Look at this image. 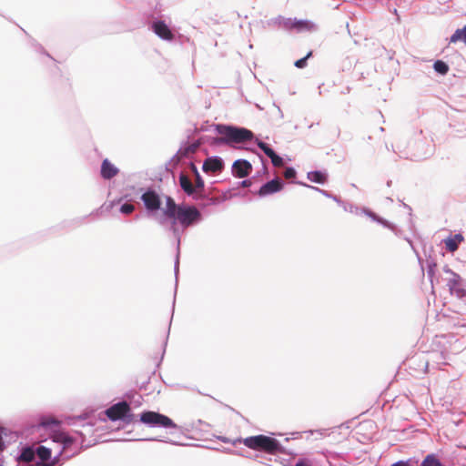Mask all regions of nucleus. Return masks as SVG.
<instances>
[{"label": "nucleus", "instance_id": "obj_16", "mask_svg": "<svg viewBox=\"0 0 466 466\" xmlns=\"http://www.w3.org/2000/svg\"><path fill=\"white\" fill-rule=\"evenodd\" d=\"M463 239L464 238L461 234H456L453 237L448 238L444 241L446 248L451 252L456 251L459 248V245L463 241Z\"/></svg>", "mask_w": 466, "mask_h": 466}, {"label": "nucleus", "instance_id": "obj_6", "mask_svg": "<svg viewBox=\"0 0 466 466\" xmlns=\"http://www.w3.org/2000/svg\"><path fill=\"white\" fill-rule=\"evenodd\" d=\"M130 411V406L127 401H121L112 405L106 410V414L111 420H121Z\"/></svg>", "mask_w": 466, "mask_h": 466}, {"label": "nucleus", "instance_id": "obj_4", "mask_svg": "<svg viewBox=\"0 0 466 466\" xmlns=\"http://www.w3.org/2000/svg\"><path fill=\"white\" fill-rule=\"evenodd\" d=\"M140 421L150 427L177 429V424L167 416L156 411H144L140 414Z\"/></svg>", "mask_w": 466, "mask_h": 466}, {"label": "nucleus", "instance_id": "obj_10", "mask_svg": "<svg viewBox=\"0 0 466 466\" xmlns=\"http://www.w3.org/2000/svg\"><path fill=\"white\" fill-rule=\"evenodd\" d=\"M152 28L155 34L160 38L167 41H172L174 39L173 33L164 21H157L153 23Z\"/></svg>", "mask_w": 466, "mask_h": 466}, {"label": "nucleus", "instance_id": "obj_31", "mask_svg": "<svg viewBox=\"0 0 466 466\" xmlns=\"http://www.w3.org/2000/svg\"><path fill=\"white\" fill-rule=\"evenodd\" d=\"M35 466H48L47 464H45V463H37L36 465Z\"/></svg>", "mask_w": 466, "mask_h": 466}, {"label": "nucleus", "instance_id": "obj_30", "mask_svg": "<svg viewBox=\"0 0 466 466\" xmlns=\"http://www.w3.org/2000/svg\"><path fill=\"white\" fill-rule=\"evenodd\" d=\"M3 441H2V436L0 435V451L3 450Z\"/></svg>", "mask_w": 466, "mask_h": 466}, {"label": "nucleus", "instance_id": "obj_5", "mask_svg": "<svg viewBox=\"0 0 466 466\" xmlns=\"http://www.w3.org/2000/svg\"><path fill=\"white\" fill-rule=\"evenodd\" d=\"M200 216V212L195 207H181L173 220H177L183 227H188L198 221Z\"/></svg>", "mask_w": 466, "mask_h": 466}, {"label": "nucleus", "instance_id": "obj_14", "mask_svg": "<svg viewBox=\"0 0 466 466\" xmlns=\"http://www.w3.org/2000/svg\"><path fill=\"white\" fill-rule=\"evenodd\" d=\"M315 27L314 23L309 20H294L290 25V28H294L298 32L313 31Z\"/></svg>", "mask_w": 466, "mask_h": 466}, {"label": "nucleus", "instance_id": "obj_23", "mask_svg": "<svg viewBox=\"0 0 466 466\" xmlns=\"http://www.w3.org/2000/svg\"><path fill=\"white\" fill-rule=\"evenodd\" d=\"M258 147L270 158L274 154L275 151L269 147V146L262 141H258Z\"/></svg>", "mask_w": 466, "mask_h": 466}, {"label": "nucleus", "instance_id": "obj_18", "mask_svg": "<svg viewBox=\"0 0 466 466\" xmlns=\"http://www.w3.org/2000/svg\"><path fill=\"white\" fill-rule=\"evenodd\" d=\"M308 177L310 181L315 183L322 184L326 181V176L320 171H313L308 174Z\"/></svg>", "mask_w": 466, "mask_h": 466}, {"label": "nucleus", "instance_id": "obj_11", "mask_svg": "<svg viewBox=\"0 0 466 466\" xmlns=\"http://www.w3.org/2000/svg\"><path fill=\"white\" fill-rule=\"evenodd\" d=\"M224 167L223 161L219 157H208L203 164V171L206 173H218Z\"/></svg>", "mask_w": 466, "mask_h": 466}, {"label": "nucleus", "instance_id": "obj_9", "mask_svg": "<svg viewBox=\"0 0 466 466\" xmlns=\"http://www.w3.org/2000/svg\"><path fill=\"white\" fill-rule=\"evenodd\" d=\"M283 188V184L279 178L272 179L271 181L264 184L258 190V195L260 197H265L268 195L274 194L276 192L280 191Z\"/></svg>", "mask_w": 466, "mask_h": 466}, {"label": "nucleus", "instance_id": "obj_1", "mask_svg": "<svg viewBox=\"0 0 466 466\" xmlns=\"http://www.w3.org/2000/svg\"><path fill=\"white\" fill-rule=\"evenodd\" d=\"M216 130L221 136L220 137H217L214 140V143L218 145L245 143L247 141H250L254 137L250 130L244 127H238L228 125H217Z\"/></svg>", "mask_w": 466, "mask_h": 466}, {"label": "nucleus", "instance_id": "obj_20", "mask_svg": "<svg viewBox=\"0 0 466 466\" xmlns=\"http://www.w3.org/2000/svg\"><path fill=\"white\" fill-rule=\"evenodd\" d=\"M35 452L43 461H48L51 457V450L45 446H39Z\"/></svg>", "mask_w": 466, "mask_h": 466}, {"label": "nucleus", "instance_id": "obj_24", "mask_svg": "<svg viewBox=\"0 0 466 466\" xmlns=\"http://www.w3.org/2000/svg\"><path fill=\"white\" fill-rule=\"evenodd\" d=\"M312 56V52L309 51L306 56L297 60L295 62V66H297L298 68H303L307 66V60Z\"/></svg>", "mask_w": 466, "mask_h": 466}, {"label": "nucleus", "instance_id": "obj_7", "mask_svg": "<svg viewBox=\"0 0 466 466\" xmlns=\"http://www.w3.org/2000/svg\"><path fill=\"white\" fill-rule=\"evenodd\" d=\"M142 201L147 210L156 211L160 208L161 200L158 194L153 190L145 192L141 197Z\"/></svg>", "mask_w": 466, "mask_h": 466}, {"label": "nucleus", "instance_id": "obj_19", "mask_svg": "<svg viewBox=\"0 0 466 466\" xmlns=\"http://www.w3.org/2000/svg\"><path fill=\"white\" fill-rule=\"evenodd\" d=\"M35 451L31 448H25L20 454V461L29 462L35 458Z\"/></svg>", "mask_w": 466, "mask_h": 466}, {"label": "nucleus", "instance_id": "obj_13", "mask_svg": "<svg viewBox=\"0 0 466 466\" xmlns=\"http://www.w3.org/2000/svg\"><path fill=\"white\" fill-rule=\"evenodd\" d=\"M179 185L187 195L193 196L196 194V187H194L190 178L184 173L179 175Z\"/></svg>", "mask_w": 466, "mask_h": 466}, {"label": "nucleus", "instance_id": "obj_17", "mask_svg": "<svg viewBox=\"0 0 466 466\" xmlns=\"http://www.w3.org/2000/svg\"><path fill=\"white\" fill-rule=\"evenodd\" d=\"M421 466H442V464L436 455L428 454L422 461Z\"/></svg>", "mask_w": 466, "mask_h": 466}, {"label": "nucleus", "instance_id": "obj_12", "mask_svg": "<svg viewBox=\"0 0 466 466\" xmlns=\"http://www.w3.org/2000/svg\"><path fill=\"white\" fill-rule=\"evenodd\" d=\"M118 174V168L116 167L108 159H104L101 165V176L105 179H110Z\"/></svg>", "mask_w": 466, "mask_h": 466}, {"label": "nucleus", "instance_id": "obj_28", "mask_svg": "<svg viewBox=\"0 0 466 466\" xmlns=\"http://www.w3.org/2000/svg\"><path fill=\"white\" fill-rule=\"evenodd\" d=\"M241 185L244 187H250L251 186V181L250 180H244V181L241 182Z\"/></svg>", "mask_w": 466, "mask_h": 466}, {"label": "nucleus", "instance_id": "obj_15", "mask_svg": "<svg viewBox=\"0 0 466 466\" xmlns=\"http://www.w3.org/2000/svg\"><path fill=\"white\" fill-rule=\"evenodd\" d=\"M179 206H177L175 200L171 197L166 198V208L164 209V214L172 219L176 218V214L178 212Z\"/></svg>", "mask_w": 466, "mask_h": 466}, {"label": "nucleus", "instance_id": "obj_25", "mask_svg": "<svg viewBox=\"0 0 466 466\" xmlns=\"http://www.w3.org/2000/svg\"><path fill=\"white\" fill-rule=\"evenodd\" d=\"M135 209V207L133 204H129V203H125L121 206L120 208V211L124 214H131Z\"/></svg>", "mask_w": 466, "mask_h": 466}, {"label": "nucleus", "instance_id": "obj_27", "mask_svg": "<svg viewBox=\"0 0 466 466\" xmlns=\"http://www.w3.org/2000/svg\"><path fill=\"white\" fill-rule=\"evenodd\" d=\"M296 177V171L293 167H287L284 171V177L286 179L294 178Z\"/></svg>", "mask_w": 466, "mask_h": 466}, {"label": "nucleus", "instance_id": "obj_29", "mask_svg": "<svg viewBox=\"0 0 466 466\" xmlns=\"http://www.w3.org/2000/svg\"><path fill=\"white\" fill-rule=\"evenodd\" d=\"M296 466H309L305 461H299L296 463Z\"/></svg>", "mask_w": 466, "mask_h": 466}, {"label": "nucleus", "instance_id": "obj_22", "mask_svg": "<svg viewBox=\"0 0 466 466\" xmlns=\"http://www.w3.org/2000/svg\"><path fill=\"white\" fill-rule=\"evenodd\" d=\"M433 67L436 72H438L441 75H445L449 71L448 65L445 62L441 61V60L436 61L433 65Z\"/></svg>", "mask_w": 466, "mask_h": 466}, {"label": "nucleus", "instance_id": "obj_8", "mask_svg": "<svg viewBox=\"0 0 466 466\" xmlns=\"http://www.w3.org/2000/svg\"><path fill=\"white\" fill-rule=\"evenodd\" d=\"M233 174L239 178L248 177L252 171V166L248 160L238 159L233 163Z\"/></svg>", "mask_w": 466, "mask_h": 466}, {"label": "nucleus", "instance_id": "obj_2", "mask_svg": "<svg viewBox=\"0 0 466 466\" xmlns=\"http://www.w3.org/2000/svg\"><path fill=\"white\" fill-rule=\"evenodd\" d=\"M246 447L258 451H263L270 455H276L283 451L279 441L274 438L266 435H256L238 440Z\"/></svg>", "mask_w": 466, "mask_h": 466}, {"label": "nucleus", "instance_id": "obj_26", "mask_svg": "<svg viewBox=\"0 0 466 466\" xmlns=\"http://www.w3.org/2000/svg\"><path fill=\"white\" fill-rule=\"evenodd\" d=\"M270 159L274 167H279L284 165L282 157L278 156L276 153L270 157Z\"/></svg>", "mask_w": 466, "mask_h": 466}, {"label": "nucleus", "instance_id": "obj_3", "mask_svg": "<svg viewBox=\"0 0 466 466\" xmlns=\"http://www.w3.org/2000/svg\"><path fill=\"white\" fill-rule=\"evenodd\" d=\"M59 423L60 422L56 419L51 416L43 417L39 421L40 426L44 428H49L52 431L51 439L53 440L54 442L62 443L64 445L62 451H64L66 448L73 444L74 440L65 431L55 429L59 426Z\"/></svg>", "mask_w": 466, "mask_h": 466}, {"label": "nucleus", "instance_id": "obj_21", "mask_svg": "<svg viewBox=\"0 0 466 466\" xmlns=\"http://www.w3.org/2000/svg\"><path fill=\"white\" fill-rule=\"evenodd\" d=\"M194 171L196 173L195 184H193L194 187H196V194H201L204 190V180L198 174L197 168L194 167Z\"/></svg>", "mask_w": 466, "mask_h": 466}]
</instances>
